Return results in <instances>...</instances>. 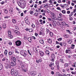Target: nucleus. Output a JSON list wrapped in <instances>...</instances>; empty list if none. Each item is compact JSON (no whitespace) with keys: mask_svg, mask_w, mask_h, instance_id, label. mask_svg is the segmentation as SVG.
<instances>
[{"mask_svg":"<svg viewBox=\"0 0 76 76\" xmlns=\"http://www.w3.org/2000/svg\"><path fill=\"white\" fill-rule=\"evenodd\" d=\"M49 66L51 67V70H54V67H55V66H54V62H50V64H49Z\"/></svg>","mask_w":76,"mask_h":76,"instance_id":"f257e3e1","label":"nucleus"},{"mask_svg":"<svg viewBox=\"0 0 76 76\" xmlns=\"http://www.w3.org/2000/svg\"><path fill=\"white\" fill-rule=\"evenodd\" d=\"M15 44L17 46H20V45H21V44H22V42L20 40H17V41H15Z\"/></svg>","mask_w":76,"mask_h":76,"instance_id":"f03ea898","label":"nucleus"},{"mask_svg":"<svg viewBox=\"0 0 76 76\" xmlns=\"http://www.w3.org/2000/svg\"><path fill=\"white\" fill-rule=\"evenodd\" d=\"M8 38H10V39H11V38H12L13 36L12 35V32L11 31H8Z\"/></svg>","mask_w":76,"mask_h":76,"instance_id":"7ed1b4c3","label":"nucleus"},{"mask_svg":"<svg viewBox=\"0 0 76 76\" xmlns=\"http://www.w3.org/2000/svg\"><path fill=\"white\" fill-rule=\"evenodd\" d=\"M20 54L21 56H23V57H26V54L24 50H22L20 52Z\"/></svg>","mask_w":76,"mask_h":76,"instance_id":"20e7f679","label":"nucleus"},{"mask_svg":"<svg viewBox=\"0 0 76 76\" xmlns=\"http://www.w3.org/2000/svg\"><path fill=\"white\" fill-rule=\"evenodd\" d=\"M24 3H25L24 1L23 0H20L18 2V6L24 4Z\"/></svg>","mask_w":76,"mask_h":76,"instance_id":"39448f33","label":"nucleus"},{"mask_svg":"<svg viewBox=\"0 0 76 76\" xmlns=\"http://www.w3.org/2000/svg\"><path fill=\"white\" fill-rule=\"evenodd\" d=\"M25 5H26V3H24L23 4H21L19 5V6L21 7L22 9H24L25 7Z\"/></svg>","mask_w":76,"mask_h":76,"instance_id":"423d86ee","label":"nucleus"},{"mask_svg":"<svg viewBox=\"0 0 76 76\" xmlns=\"http://www.w3.org/2000/svg\"><path fill=\"white\" fill-rule=\"evenodd\" d=\"M18 63L20 64L22 68H23V65L22 64V61L21 60H18Z\"/></svg>","mask_w":76,"mask_h":76,"instance_id":"0eeeda50","label":"nucleus"},{"mask_svg":"<svg viewBox=\"0 0 76 76\" xmlns=\"http://www.w3.org/2000/svg\"><path fill=\"white\" fill-rule=\"evenodd\" d=\"M10 65L12 66H15L16 65V62L15 61H12L11 62Z\"/></svg>","mask_w":76,"mask_h":76,"instance_id":"6e6552de","label":"nucleus"},{"mask_svg":"<svg viewBox=\"0 0 76 76\" xmlns=\"http://www.w3.org/2000/svg\"><path fill=\"white\" fill-rule=\"evenodd\" d=\"M33 50L34 52H35V53H38V52L37 48L35 47H34L33 48Z\"/></svg>","mask_w":76,"mask_h":76,"instance_id":"1a4fd4ad","label":"nucleus"},{"mask_svg":"<svg viewBox=\"0 0 76 76\" xmlns=\"http://www.w3.org/2000/svg\"><path fill=\"white\" fill-rule=\"evenodd\" d=\"M5 68L7 69H8V68H10V66L8 64H7L5 65Z\"/></svg>","mask_w":76,"mask_h":76,"instance_id":"9d476101","label":"nucleus"},{"mask_svg":"<svg viewBox=\"0 0 76 76\" xmlns=\"http://www.w3.org/2000/svg\"><path fill=\"white\" fill-rule=\"evenodd\" d=\"M28 40L29 42L31 43L32 42V38L31 37H29L28 38Z\"/></svg>","mask_w":76,"mask_h":76,"instance_id":"9b49d317","label":"nucleus"},{"mask_svg":"<svg viewBox=\"0 0 76 76\" xmlns=\"http://www.w3.org/2000/svg\"><path fill=\"white\" fill-rule=\"evenodd\" d=\"M71 51V49H70V48H68V49H67L66 50L65 53L66 54H67L69 53V51L70 52Z\"/></svg>","mask_w":76,"mask_h":76,"instance_id":"f8f14e48","label":"nucleus"},{"mask_svg":"<svg viewBox=\"0 0 76 76\" xmlns=\"http://www.w3.org/2000/svg\"><path fill=\"white\" fill-rule=\"evenodd\" d=\"M39 54L40 55H41V56H42L44 55V52L42 51H39Z\"/></svg>","mask_w":76,"mask_h":76,"instance_id":"ddd939ff","label":"nucleus"},{"mask_svg":"<svg viewBox=\"0 0 76 76\" xmlns=\"http://www.w3.org/2000/svg\"><path fill=\"white\" fill-rule=\"evenodd\" d=\"M40 43L41 44H44V41L42 39H41L39 40Z\"/></svg>","mask_w":76,"mask_h":76,"instance_id":"4468645a","label":"nucleus"},{"mask_svg":"<svg viewBox=\"0 0 76 76\" xmlns=\"http://www.w3.org/2000/svg\"><path fill=\"white\" fill-rule=\"evenodd\" d=\"M60 62L61 63H64V60L63 59H60Z\"/></svg>","mask_w":76,"mask_h":76,"instance_id":"2eb2a0df","label":"nucleus"},{"mask_svg":"<svg viewBox=\"0 0 76 76\" xmlns=\"http://www.w3.org/2000/svg\"><path fill=\"white\" fill-rule=\"evenodd\" d=\"M15 32L16 34H17V35H20V33L17 30H15Z\"/></svg>","mask_w":76,"mask_h":76,"instance_id":"dca6fc26","label":"nucleus"},{"mask_svg":"<svg viewBox=\"0 0 76 76\" xmlns=\"http://www.w3.org/2000/svg\"><path fill=\"white\" fill-rule=\"evenodd\" d=\"M52 25H53V26H56V25H57V23L56 22H54V21H53Z\"/></svg>","mask_w":76,"mask_h":76,"instance_id":"f3484780","label":"nucleus"},{"mask_svg":"<svg viewBox=\"0 0 76 76\" xmlns=\"http://www.w3.org/2000/svg\"><path fill=\"white\" fill-rule=\"evenodd\" d=\"M9 13L11 15H13V10H9Z\"/></svg>","mask_w":76,"mask_h":76,"instance_id":"a211bd4d","label":"nucleus"},{"mask_svg":"<svg viewBox=\"0 0 76 76\" xmlns=\"http://www.w3.org/2000/svg\"><path fill=\"white\" fill-rule=\"evenodd\" d=\"M48 29V28H46V34H48L49 32H50V31L49 30V29Z\"/></svg>","mask_w":76,"mask_h":76,"instance_id":"6ab92c4d","label":"nucleus"},{"mask_svg":"<svg viewBox=\"0 0 76 76\" xmlns=\"http://www.w3.org/2000/svg\"><path fill=\"white\" fill-rule=\"evenodd\" d=\"M4 53L5 56H7V50H5Z\"/></svg>","mask_w":76,"mask_h":76,"instance_id":"aec40b11","label":"nucleus"},{"mask_svg":"<svg viewBox=\"0 0 76 76\" xmlns=\"http://www.w3.org/2000/svg\"><path fill=\"white\" fill-rule=\"evenodd\" d=\"M45 53L46 54H47V55L49 56V54H50V52H49V51L48 50H46L45 51Z\"/></svg>","mask_w":76,"mask_h":76,"instance_id":"412c9836","label":"nucleus"},{"mask_svg":"<svg viewBox=\"0 0 76 76\" xmlns=\"http://www.w3.org/2000/svg\"><path fill=\"white\" fill-rule=\"evenodd\" d=\"M4 13H5V14H7L8 13V11L7 10L5 9H4Z\"/></svg>","mask_w":76,"mask_h":76,"instance_id":"4be33fe9","label":"nucleus"},{"mask_svg":"<svg viewBox=\"0 0 76 76\" xmlns=\"http://www.w3.org/2000/svg\"><path fill=\"white\" fill-rule=\"evenodd\" d=\"M3 27L4 28H6V23H4L3 25Z\"/></svg>","mask_w":76,"mask_h":76,"instance_id":"5701e85b","label":"nucleus"},{"mask_svg":"<svg viewBox=\"0 0 76 76\" xmlns=\"http://www.w3.org/2000/svg\"><path fill=\"white\" fill-rule=\"evenodd\" d=\"M72 67H76V63H74V64L72 65Z\"/></svg>","mask_w":76,"mask_h":76,"instance_id":"b1692460","label":"nucleus"},{"mask_svg":"<svg viewBox=\"0 0 76 76\" xmlns=\"http://www.w3.org/2000/svg\"><path fill=\"white\" fill-rule=\"evenodd\" d=\"M35 72L34 71V72L31 74V76H35V75H36V73H35Z\"/></svg>","mask_w":76,"mask_h":76,"instance_id":"393cba45","label":"nucleus"},{"mask_svg":"<svg viewBox=\"0 0 76 76\" xmlns=\"http://www.w3.org/2000/svg\"><path fill=\"white\" fill-rule=\"evenodd\" d=\"M3 69V65H2V64H1L0 63V70H1V69Z\"/></svg>","mask_w":76,"mask_h":76,"instance_id":"a878e982","label":"nucleus"},{"mask_svg":"<svg viewBox=\"0 0 76 76\" xmlns=\"http://www.w3.org/2000/svg\"><path fill=\"white\" fill-rule=\"evenodd\" d=\"M12 22L13 23H16V20L15 19H13L12 20Z\"/></svg>","mask_w":76,"mask_h":76,"instance_id":"bb28decb","label":"nucleus"},{"mask_svg":"<svg viewBox=\"0 0 76 76\" xmlns=\"http://www.w3.org/2000/svg\"><path fill=\"white\" fill-rule=\"evenodd\" d=\"M66 31L67 32H68L69 34H72V33H71L70 31V30H66Z\"/></svg>","mask_w":76,"mask_h":76,"instance_id":"cd10ccee","label":"nucleus"},{"mask_svg":"<svg viewBox=\"0 0 76 76\" xmlns=\"http://www.w3.org/2000/svg\"><path fill=\"white\" fill-rule=\"evenodd\" d=\"M51 15L52 16H53L54 18H56V16L55 15V14H54L53 12H51L50 13Z\"/></svg>","mask_w":76,"mask_h":76,"instance_id":"c85d7f7f","label":"nucleus"},{"mask_svg":"<svg viewBox=\"0 0 76 76\" xmlns=\"http://www.w3.org/2000/svg\"><path fill=\"white\" fill-rule=\"evenodd\" d=\"M22 71H23V72H26L27 70V69H22Z\"/></svg>","mask_w":76,"mask_h":76,"instance_id":"c756f323","label":"nucleus"},{"mask_svg":"<svg viewBox=\"0 0 76 76\" xmlns=\"http://www.w3.org/2000/svg\"><path fill=\"white\" fill-rule=\"evenodd\" d=\"M56 66H58L59 65V62H58V61H56Z\"/></svg>","mask_w":76,"mask_h":76,"instance_id":"7c9ffc66","label":"nucleus"},{"mask_svg":"<svg viewBox=\"0 0 76 76\" xmlns=\"http://www.w3.org/2000/svg\"><path fill=\"white\" fill-rule=\"evenodd\" d=\"M60 74L58 72H56V76H59Z\"/></svg>","mask_w":76,"mask_h":76,"instance_id":"2f4dec72","label":"nucleus"},{"mask_svg":"<svg viewBox=\"0 0 76 76\" xmlns=\"http://www.w3.org/2000/svg\"><path fill=\"white\" fill-rule=\"evenodd\" d=\"M48 41L49 43H50V44H51V43H52V41L51 39H49Z\"/></svg>","mask_w":76,"mask_h":76,"instance_id":"473e14b6","label":"nucleus"},{"mask_svg":"<svg viewBox=\"0 0 76 76\" xmlns=\"http://www.w3.org/2000/svg\"><path fill=\"white\" fill-rule=\"evenodd\" d=\"M51 57L52 58H55V55H54V54H53L51 55Z\"/></svg>","mask_w":76,"mask_h":76,"instance_id":"72a5a7b5","label":"nucleus"},{"mask_svg":"<svg viewBox=\"0 0 76 76\" xmlns=\"http://www.w3.org/2000/svg\"><path fill=\"white\" fill-rule=\"evenodd\" d=\"M58 20H60V21H62L63 20V18L61 17H59Z\"/></svg>","mask_w":76,"mask_h":76,"instance_id":"f704fd0d","label":"nucleus"},{"mask_svg":"<svg viewBox=\"0 0 76 76\" xmlns=\"http://www.w3.org/2000/svg\"><path fill=\"white\" fill-rule=\"evenodd\" d=\"M28 39V37H27V36H24V39L26 40V39Z\"/></svg>","mask_w":76,"mask_h":76,"instance_id":"c9c22d12","label":"nucleus"},{"mask_svg":"<svg viewBox=\"0 0 76 76\" xmlns=\"http://www.w3.org/2000/svg\"><path fill=\"white\" fill-rule=\"evenodd\" d=\"M46 32V30H44V31H43V32L42 33L43 34H42L43 35H45V32Z\"/></svg>","mask_w":76,"mask_h":76,"instance_id":"e433bc0d","label":"nucleus"},{"mask_svg":"<svg viewBox=\"0 0 76 76\" xmlns=\"http://www.w3.org/2000/svg\"><path fill=\"white\" fill-rule=\"evenodd\" d=\"M7 58L6 57H4L3 59L2 60L3 61H6V59Z\"/></svg>","mask_w":76,"mask_h":76,"instance_id":"4c0bfd02","label":"nucleus"},{"mask_svg":"<svg viewBox=\"0 0 76 76\" xmlns=\"http://www.w3.org/2000/svg\"><path fill=\"white\" fill-rule=\"evenodd\" d=\"M25 23H26L28 25H29V24H30L29 22V21H28L25 22Z\"/></svg>","mask_w":76,"mask_h":76,"instance_id":"58836bf2","label":"nucleus"},{"mask_svg":"<svg viewBox=\"0 0 76 76\" xmlns=\"http://www.w3.org/2000/svg\"><path fill=\"white\" fill-rule=\"evenodd\" d=\"M62 13L64 14V13H66V11L65 10H62L61 11Z\"/></svg>","mask_w":76,"mask_h":76,"instance_id":"ea45409f","label":"nucleus"},{"mask_svg":"<svg viewBox=\"0 0 76 76\" xmlns=\"http://www.w3.org/2000/svg\"><path fill=\"white\" fill-rule=\"evenodd\" d=\"M34 16H37L38 15V14L37 12H35L34 14Z\"/></svg>","mask_w":76,"mask_h":76,"instance_id":"a19ab883","label":"nucleus"},{"mask_svg":"<svg viewBox=\"0 0 76 76\" xmlns=\"http://www.w3.org/2000/svg\"><path fill=\"white\" fill-rule=\"evenodd\" d=\"M64 66L65 67H67L69 66V64H65L64 65Z\"/></svg>","mask_w":76,"mask_h":76,"instance_id":"79ce46f5","label":"nucleus"},{"mask_svg":"<svg viewBox=\"0 0 76 76\" xmlns=\"http://www.w3.org/2000/svg\"><path fill=\"white\" fill-rule=\"evenodd\" d=\"M29 31L30 32H32L33 31V30H32V29L31 28H30L29 29Z\"/></svg>","mask_w":76,"mask_h":76,"instance_id":"37998d69","label":"nucleus"},{"mask_svg":"<svg viewBox=\"0 0 76 76\" xmlns=\"http://www.w3.org/2000/svg\"><path fill=\"white\" fill-rule=\"evenodd\" d=\"M9 54L10 56H11V55H12V52L11 51H10L9 52Z\"/></svg>","mask_w":76,"mask_h":76,"instance_id":"c03bdc74","label":"nucleus"},{"mask_svg":"<svg viewBox=\"0 0 76 76\" xmlns=\"http://www.w3.org/2000/svg\"><path fill=\"white\" fill-rule=\"evenodd\" d=\"M62 24V25H63L64 26V25H66V23H65V22H62L61 23Z\"/></svg>","mask_w":76,"mask_h":76,"instance_id":"a18cd8bd","label":"nucleus"},{"mask_svg":"<svg viewBox=\"0 0 76 76\" xmlns=\"http://www.w3.org/2000/svg\"><path fill=\"white\" fill-rule=\"evenodd\" d=\"M56 9H57V10H60V11H61V9L60 7H57Z\"/></svg>","mask_w":76,"mask_h":76,"instance_id":"49530a36","label":"nucleus"},{"mask_svg":"<svg viewBox=\"0 0 76 76\" xmlns=\"http://www.w3.org/2000/svg\"><path fill=\"white\" fill-rule=\"evenodd\" d=\"M39 62L40 63H41V62H42V58H40L39 60Z\"/></svg>","mask_w":76,"mask_h":76,"instance_id":"de8ad7c7","label":"nucleus"},{"mask_svg":"<svg viewBox=\"0 0 76 76\" xmlns=\"http://www.w3.org/2000/svg\"><path fill=\"white\" fill-rule=\"evenodd\" d=\"M64 6H65V7H69V5L68 4H65Z\"/></svg>","mask_w":76,"mask_h":76,"instance_id":"09e8293b","label":"nucleus"},{"mask_svg":"<svg viewBox=\"0 0 76 76\" xmlns=\"http://www.w3.org/2000/svg\"><path fill=\"white\" fill-rule=\"evenodd\" d=\"M73 15V12H72L71 13V14L69 15V16L70 17L72 16V15Z\"/></svg>","mask_w":76,"mask_h":76,"instance_id":"8fccbe9b","label":"nucleus"},{"mask_svg":"<svg viewBox=\"0 0 76 76\" xmlns=\"http://www.w3.org/2000/svg\"><path fill=\"white\" fill-rule=\"evenodd\" d=\"M50 36H51V37H53V33H52L51 32L50 33Z\"/></svg>","mask_w":76,"mask_h":76,"instance_id":"3c124183","label":"nucleus"},{"mask_svg":"<svg viewBox=\"0 0 76 76\" xmlns=\"http://www.w3.org/2000/svg\"><path fill=\"white\" fill-rule=\"evenodd\" d=\"M48 4H46L45 5V6H44V7L45 8H47V7H48Z\"/></svg>","mask_w":76,"mask_h":76,"instance_id":"603ef678","label":"nucleus"},{"mask_svg":"<svg viewBox=\"0 0 76 76\" xmlns=\"http://www.w3.org/2000/svg\"><path fill=\"white\" fill-rule=\"evenodd\" d=\"M19 72H18L17 74H15V75L16 76H19Z\"/></svg>","mask_w":76,"mask_h":76,"instance_id":"864d4df0","label":"nucleus"},{"mask_svg":"<svg viewBox=\"0 0 76 76\" xmlns=\"http://www.w3.org/2000/svg\"><path fill=\"white\" fill-rule=\"evenodd\" d=\"M58 41H61L62 40V38H60L57 39Z\"/></svg>","mask_w":76,"mask_h":76,"instance_id":"5fc2aeb1","label":"nucleus"},{"mask_svg":"<svg viewBox=\"0 0 76 76\" xmlns=\"http://www.w3.org/2000/svg\"><path fill=\"white\" fill-rule=\"evenodd\" d=\"M31 26L32 27V28H35V26L34 24H32L31 25Z\"/></svg>","mask_w":76,"mask_h":76,"instance_id":"6e6d98bb","label":"nucleus"},{"mask_svg":"<svg viewBox=\"0 0 76 76\" xmlns=\"http://www.w3.org/2000/svg\"><path fill=\"white\" fill-rule=\"evenodd\" d=\"M4 3H5V2L4 1H2L1 2V4H4Z\"/></svg>","mask_w":76,"mask_h":76,"instance_id":"4d7b16f0","label":"nucleus"},{"mask_svg":"<svg viewBox=\"0 0 76 76\" xmlns=\"http://www.w3.org/2000/svg\"><path fill=\"white\" fill-rule=\"evenodd\" d=\"M14 73H15V74H17L18 73V71L16 70L14 72Z\"/></svg>","mask_w":76,"mask_h":76,"instance_id":"13d9d810","label":"nucleus"},{"mask_svg":"<svg viewBox=\"0 0 76 76\" xmlns=\"http://www.w3.org/2000/svg\"><path fill=\"white\" fill-rule=\"evenodd\" d=\"M56 67H57V69L58 70H59L60 66H59V65H56Z\"/></svg>","mask_w":76,"mask_h":76,"instance_id":"bf43d9fd","label":"nucleus"},{"mask_svg":"<svg viewBox=\"0 0 76 76\" xmlns=\"http://www.w3.org/2000/svg\"><path fill=\"white\" fill-rule=\"evenodd\" d=\"M27 51H28V54H30V56H31V53H30V52L29 51V50H27Z\"/></svg>","mask_w":76,"mask_h":76,"instance_id":"052dcab7","label":"nucleus"},{"mask_svg":"<svg viewBox=\"0 0 76 76\" xmlns=\"http://www.w3.org/2000/svg\"><path fill=\"white\" fill-rule=\"evenodd\" d=\"M69 20H73V18H72V17H70L69 18Z\"/></svg>","mask_w":76,"mask_h":76,"instance_id":"680f3d73","label":"nucleus"},{"mask_svg":"<svg viewBox=\"0 0 76 76\" xmlns=\"http://www.w3.org/2000/svg\"><path fill=\"white\" fill-rule=\"evenodd\" d=\"M13 61H14L15 62L16 59V58H15V57L13 58Z\"/></svg>","mask_w":76,"mask_h":76,"instance_id":"e2e57ef3","label":"nucleus"},{"mask_svg":"<svg viewBox=\"0 0 76 76\" xmlns=\"http://www.w3.org/2000/svg\"><path fill=\"white\" fill-rule=\"evenodd\" d=\"M25 22H27V21H28V19L27 18H25Z\"/></svg>","mask_w":76,"mask_h":76,"instance_id":"0e129e2a","label":"nucleus"},{"mask_svg":"<svg viewBox=\"0 0 76 76\" xmlns=\"http://www.w3.org/2000/svg\"><path fill=\"white\" fill-rule=\"evenodd\" d=\"M57 23L58 25H61V24H60V22H57Z\"/></svg>","mask_w":76,"mask_h":76,"instance_id":"69168bd1","label":"nucleus"},{"mask_svg":"<svg viewBox=\"0 0 76 76\" xmlns=\"http://www.w3.org/2000/svg\"><path fill=\"white\" fill-rule=\"evenodd\" d=\"M30 13L31 15H32L34 13V11H31L30 12Z\"/></svg>","mask_w":76,"mask_h":76,"instance_id":"338daca9","label":"nucleus"},{"mask_svg":"<svg viewBox=\"0 0 76 76\" xmlns=\"http://www.w3.org/2000/svg\"><path fill=\"white\" fill-rule=\"evenodd\" d=\"M49 5L50 7H53V4H50Z\"/></svg>","mask_w":76,"mask_h":76,"instance_id":"774afa93","label":"nucleus"}]
</instances>
